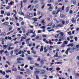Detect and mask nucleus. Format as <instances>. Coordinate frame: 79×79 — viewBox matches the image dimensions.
<instances>
[{
    "label": "nucleus",
    "mask_w": 79,
    "mask_h": 79,
    "mask_svg": "<svg viewBox=\"0 0 79 79\" xmlns=\"http://www.w3.org/2000/svg\"><path fill=\"white\" fill-rule=\"evenodd\" d=\"M0 40L2 42L3 40H5V38H1L0 39Z\"/></svg>",
    "instance_id": "24"
},
{
    "label": "nucleus",
    "mask_w": 79,
    "mask_h": 79,
    "mask_svg": "<svg viewBox=\"0 0 79 79\" xmlns=\"http://www.w3.org/2000/svg\"><path fill=\"white\" fill-rule=\"evenodd\" d=\"M11 70H6V73H11Z\"/></svg>",
    "instance_id": "50"
},
{
    "label": "nucleus",
    "mask_w": 79,
    "mask_h": 79,
    "mask_svg": "<svg viewBox=\"0 0 79 79\" xmlns=\"http://www.w3.org/2000/svg\"><path fill=\"white\" fill-rule=\"evenodd\" d=\"M60 17H61L62 18H64V15H61Z\"/></svg>",
    "instance_id": "29"
},
{
    "label": "nucleus",
    "mask_w": 79,
    "mask_h": 79,
    "mask_svg": "<svg viewBox=\"0 0 79 79\" xmlns=\"http://www.w3.org/2000/svg\"><path fill=\"white\" fill-rule=\"evenodd\" d=\"M62 44V42H59L57 43V44L58 45L59 44Z\"/></svg>",
    "instance_id": "62"
},
{
    "label": "nucleus",
    "mask_w": 79,
    "mask_h": 79,
    "mask_svg": "<svg viewBox=\"0 0 79 79\" xmlns=\"http://www.w3.org/2000/svg\"><path fill=\"white\" fill-rule=\"evenodd\" d=\"M19 14L21 15H22V16H24V14L22 12H20Z\"/></svg>",
    "instance_id": "17"
},
{
    "label": "nucleus",
    "mask_w": 79,
    "mask_h": 79,
    "mask_svg": "<svg viewBox=\"0 0 79 79\" xmlns=\"http://www.w3.org/2000/svg\"><path fill=\"white\" fill-rule=\"evenodd\" d=\"M8 39L9 40H11V37L8 36Z\"/></svg>",
    "instance_id": "51"
},
{
    "label": "nucleus",
    "mask_w": 79,
    "mask_h": 79,
    "mask_svg": "<svg viewBox=\"0 0 79 79\" xmlns=\"http://www.w3.org/2000/svg\"><path fill=\"white\" fill-rule=\"evenodd\" d=\"M52 27L53 28H57V25L56 24H54V25H52Z\"/></svg>",
    "instance_id": "9"
},
{
    "label": "nucleus",
    "mask_w": 79,
    "mask_h": 79,
    "mask_svg": "<svg viewBox=\"0 0 79 79\" xmlns=\"http://www.w3.org/2000/svg\"><path fill=\"white\" fill-rule=\"evenodd\" d=\"M35 66H37V67H39V64L37 63H35Z\"/></svg>",
    "instance_id": "38"
},
{
    "label": "nucleus",
    "mask_w": 79,
    "mask_h": 79,
    "mask_svg": "<svg viewBox=\"0 0 79 79\" xmlns=\"http://www.w3.org/2000/svg\"><path fill=\"white\" fill-rule=\"evenodd\" d=\"M69 14H73V11L72 10H70L69 12Z\"/></svg>",
    "instance_id": "59"
},
{
    "label": "nucleus",
    "mask_w": 79,
    "mask_h": 79,
    "mask_svg": "<svg viewBox=\"0 0 79 79\" xmlns=\"http://www.w3.org/2000/svg\"><path fill=\"white\" fill-rule=\"evenodd\" d=\"M42 31L41 30H38V33H41Z\"/></svg>",
    "instance_id": "46"
},
{
    "label": "nucleus",
    "mask_w": 79,
    "mask_h": 79,
    "mask_svg": "<svg viewBox=\"0 0 79 79\" xmlns=\"http://www.w3.org/2000/svg\"><path fill=\"white\" fill-rule=\"evenodd\" d=\"M21 24H22V25H24V24H25V23L24 22H22L21 23Z\"/></svg>",
    "instance_id": "64"
},
{
    "label": "nucleus",
    "mask_w": 79,
    "mask_h": 79,
    "mask_svg": "<svg viewBox=\"0 0 79 79\" xmlns=\"http://www.w3.org/2000/svg\"><path fill=\"white\" fill-rule=\"evenodd\" d=\"M27 16L28 17H29V18H30L31 17L30 16V15L31 14L29 13H27Z\"/></svg>",
    "instance_id": "19"
},
{
    "label": "nucleus",
    "mask_w": 79,
    "mask_h": 79,
    "mask_svg": "<svg viewBox=\"0 0 79 79\" xmlns=\"http://www.w3.org/2000/svg\"><path fill=\"white\" fill-rule=\"evenodd\" d=\"M17 60H23V58H21V57H19V58H18L17 59Z\"/></svg>",
    "instance_id": "16"
},
{
    "label": "nucleus",
    "mask_w": 79,
    "mask_h": 79,
    "mask_svg": "<svg viewBox=\"0 0 79 79\" xmlns=\"http://www.w3.org/2000/svg\"><path fill=\"white\" fill-rule=\"evenodd\" d=\"M23 19L21 17H19V21H22Z\"/></svg>",
    "instance_id": "28"
},
{
    "label": "nucleus",
    "mask_w": 79,
    "mask_h": 79,
    "mask_svg": "<svg viewBox=\"0 0 79 79\" xmlns=\"http://www.w3.org/2000/svg\"><path fill=\"white\" fill-rule=\"evenodd\" d=\"M4 51H5V50H1L0 51V53L1 54V55H2V53H3V52H4Z\"/></svg>",
    "instance_id": "23"
},
{
    "label": "nucleus",
    "mask_w": 79,
    "mask_h": 79,
    "mask_svg": "<svg viewBox=\"0 0 79 79\" xmlns=\"http://www.w3.org/2000/svg\"><path fill=\"white\" fill-rule=\"evenodd\" d=\"M28 60L30 61H31L32 59L30 57H28Z\"/></svg>",
    "instance_id": "49"
},
{
    "label": "nucleus",
    "mask_w": 79,
    "mask_h": 79,
    "mask_svg": "<svg viewBox=\"0 0 79 79\" xmlns=\"http://www.w3.org/2000/svg\"><path fill=\"white\" fill-rule=\"evenodd\" d=\"M61 47H65V45H64V44H62L61 45Z\"/></svg>",
    "instance_id": "45"
},
{
    "label": "nucleus",
    "mask_w": 79,
    "mask_h": 79,
    "mask_svg": "<svg viewBox=\"0 0 79 79\" xmlns=\"http://www.w3.org/2000/svg\"><path fill=\"white\" fill-rule=\"evenodd\" d=\"M71 21L72 23H75V22H76V20H74V18L72 19Z\"/></svg>",
    "instance_id": "21"
},
{
    "label": "nucleus",
    "mask_w": 79,
    "mask_h": 79,
    "mask_svg": "<svg viewBox=\"0 0 79 79\" xmlns=\"http://www.w3.org/2000/svg\"><path fill=\"white\" fill-rule=\"evenodd\" d=\"M17 63L21 64V62L19 60H17Z\"/></svg>",
    "instance_id": "34"
},
{
    "label": "nucleus",
    "mask_w": 79,
    "mask_h": 79,
    "mask_svg": "<svg viewBox=\"0 0 79 79\" xmlns=\"http://www.w3.org/2000/svg\"><path fill=\"white\" fill-rule=\"evenodd\" d=\"M19 41H16L14 43V44H19Z\"/></svg>",
    "instance_id": "40"
},
{
    "label": "nucleus",
    "mask_w": 79,
    "mask_h": 79,
    "mask_svg": "<svg viewBox=\"0 0 79 79\" xmlns=\"http://www.w3.org/2000/svg\"><path fill=\"white\" fill-rule=\"evenodd\" d=\"M42 36H43V37H44V38H45V37H47V35H42Z\"/></svg>",
    "instance_id": "58"
},
{
    "label": "nucleus",
    "mask_w": 79,
    "mask_h": 79,
    "mask_svg": "<svg viewBox=\"0 0 79 79\" xmlns=\"http://www.w3.org/2000/svg\"><path fill=\"white\" fill-rule=\"evenodd\" d=\"M39 6L38 4H37L35 6V8H36V9H37V8H39Z\"/></svg>",
    "instance_id": "25"
},
{
    "label": "nucleus",
    "mask_w": 79,
    "mask_h": 79,
    "mask_svg": "<svg viewBox=\"0 0 79 79\" xmlns=\"http://www.w3.org/2000/svg\"><path fill=\"white\" fill-rule=\"evenodd\" d=\"M6 63H7L9 66L10 65V62H9V61H6Z\"/></svg>",
    "instance_id": "57"
},
{
    "label": "nucleus",
    "mask_w": 79,
    "mask_h": 79,
    "mask_svg": "<svg viewBox=\"0 0 79 79\" xmlns=\"http://www.w3.org/2000/svg\"><path fill=\"white\" fill-rule=\"evenodd\" d=\"M44 73H45V71H44V70L43 69L41 70V74H44Z\"/></svg>",
    "instance_id": "11"
},
{
    "label": "nucleus",
    "mask_w": 79,
    "mask_h": 79,
    "mask_svg": "<svg viewBox=\"0 0 79 79\" xmlns=\"http://www.w3.org/2000/svg\"><path fill=\"white\" fill-rule=\"evenodd\" d=\"M47 29L48 30H49V29H51V27H48L47 28Z\"/></svg>",
    "instance_id": "63"
},
{
    "label": "nucleus",
    "mask_w": 79,
    "mask_h": 79,
    "mask_svg": "<svg viewBox=\"0 0 79 79\" xmlns=\"http://www.w3.org/2000/svg\"><path fill=\"white\" fill-rule=\"evenodd\" d=\"M47 48L49 50V51H51L52 50V49L50 48V47H47Z\"/></svg>",
    "instance_id": "33"
},
{
    "label": "nucleus",
    "mask_w": 79,
    "mask_h": 79,
    "mask_svg": "<svg viewBox=\"0 0 79 79\" xmlns=\"http://www.w3.org/2000/svg\"><path fill=\"white\" fill-rule=\"evenodd\" d=\"M41 74V70H39L38 71H36V72H35L34 73V75H36L37 74H39V73Z\"/></svg>",
    "instance_id": "3"
},
{
    "label": "nucleus",
    "mask_w": 79,
    "mask_h": 79,
    "mask_svg": "<svg viewBox=\"0 0 79 79\" xmlns=\"http://www.w3.org/2000/svg\"><path fill=\"white\" fill-rule=\"evenodd\" d=\"M75 77H79V74L77 73V74L75 75Z\"/></svg>",
    "instance_id": "41"
},
{
    "label": "nucleus",
    "mask_w": 79,
    "mask_h": 79,
    "mask_svg": "<svg viewBox=\"0 0 79 79\" xmlns=\"http://www.w3.org/2000/svg\"><path fill=\"white\" fill-rule=\"evenodd\" d=\"M49 43L50 45H53V42H52L51 40H49Z\"/></svg>",
    "instance_id": "43"
},
{
    "label": "nucleus",
    "mask_w": 79,
    "mask_h": 79,
    "mask_svg": "<svg viewBox=\"0 0 79 79\" xmlns=\"http://www.w3.org/2000/svg\"><path fill=\"white\" fill-rule=\"evenodd\" d=\"M12 29V27H10L9 29V31H10Z\"/></svg>",
    "instance_id": "60"
},
{
    "label": "nucleus",
    "mask_w": 79,
    "mask_h": 79,
    "mask_svg": "<svg viewBox=\"0 0 79 79\" xmlns=\"http://www.w3.org/2000/svg\"><path fill=\"white\" fill-rule=\"evenodd\" d=\"M40 37L39 36H36L35 37V39H40Z\"/></svg>",
    "instance_id": "36"
},
{
    "label": "nucleus",
    "mask_w": 79,
    "mask_h": 79,
    "mask_svg": "<svg viewBox=\"0 0 79 79\" xmlns=\"http://www.w3.org/2000/svg\"><path fill=\"white\" fill-rule=\"evenodd\" d=\"M3 48L4 49H6V48H7V45H4L3 46Z\"/></svg>",
    "instance_id": "20"
},
{
    "label": "nucleus",
    "mask_w": 79,
    "mask_h": 79,
    "mask_svg": "<svg viewBox=\"0 0 79 79\" xmlns=\"http://www.w3.org/2000/svg\"><path fill=\"white\" fill-rule=\"evenodd\" d=\"M13 52H14V51H12L10 53V55H13Z\"/></svg>",
    "instance_id": "53"
},
{
    "label": "nucleus",
    "mask_w": 79,
    "mask_h": 79,
    "mask_svg": "<svg viewBox=\"0 0 79 79\" xmlns=\"http://www.w3.org/2000/svg\"><path fill=\"white\" fill-rule=\"evenodd\" d=\"M19 51V50H18V49H15L14 50V52H15L16 53H18V52Z\"/></svg>",
    "instance_id": "26"
},
{
    "label": "nucleus",
    "mask_w": 79,
    "mask_h": 79,
    "mask_svg": "<svg viewBox=\"0 0 79 79\" xmlns=\"http://www.w3.org/2000/svg\"><path fill=\"white\" fill-rule=\"evenodd\" d=\"M74 39L75 41H77V37H75L74 38Z\"/></svg>",
    "instance_id": "55"
},
{
    "label": "nucleus",
    "mask_w": 79,
    "mask_h": 79,
    "mask_svg": "<svg viewBox=\"0 0 79 79\" xmlns=\"http://www.w3.org/2000/svg\"><path fill=\"white\" fill-rule=\"evenodd\" d=\"M63 25L60 24H59L57 25V27H62Z\"/></svg>",
    "instance_id": "15"
},
{
    "label": "nucleus",
    "mask_w": 79,
    "mask_h": 79,
    "mask_svg": "<svg viewBox=\"0 0 79 79\" xmlns=\"http://www.w3.org/2000/svg\"><path fill=\"white\" fill-rule=\"evenodd\" d=\"M53 9V6H51L49 8L48 10L49 11H52Z\"/></svg>",
    "instance_id": "6"
},
{
    "label": "nucleus",
    "mask_w": 79,
    "mask_h": 79,
    "mask_svg": "<svg viewBox=\"0 0 79 79\" xmlns=\"http://www.w3.org/2000/svg\"><path fill=\"white\" fill-rule=\"evenodd\" d=\"M12 70L13 71H15V72H16V71H17V69L16 68H14V69H12Z\"/></svg>",
    "instance_id": "22"
},
{
    "label": "nucleus",
    "mask_w": 79,
    "mask_h": 79,
    "mask_svg": "<svg viewBox=\"0 0 79 79\" xmlns=\"http://www.w3.org/2000/svg\"><path fill=\"white\" fill-rule=\"evenodd\" d=\"M27 0H23V3H26L27 2Z\"/></svg>",
    "instance_id": "56"
},
{
    "label": "nucleus",
    "mask_w": 79,
    "mask_h": 79,
    "mask_svg": "<svg viewBox=\"0 0 79 79\" xmlns=\"http://www.w3.org/2000/svg\"><path fill=\"white\" fill-rule=\"evenodd\" d=\"M30 69L31 70H32L33 69V67H32L31 66H30Z\"/></svg>",
    "instance_id": "52"
},
{
    "label": "nucleus",
    "mask_w": 79,
    "mask_h": 79,
    "mask_svg": "<svg viewBox=\"0 0 79 79\" xmlns=\"http://www.w3.org/2000/svg\"><path fill=\"white\" fill-rule=\"evenodd\" d=\"M28 34H31V33H33V34H35V32H33V30H29L28 31Z\"/></svg>",
    "instance_id": "8"
},
{
    "label": "nucleus",
    "mask_w": 79,
    "mask_h": 79,
    "mask_svg": "<svg viewBox=\"0 0 79 79\" xmlns=\"http://www.w3.org/2000/svg\"><path fill=\"white\" fill-rule=\"evenodd\" d=\"M31 53H33V54H35L36 53V52L35 51H34V50L33 51H32L31 52Z\"/></svg>",
    "instance_id": "32"
},
{
    "label": "nucleus",
    "mask_w": 79,
    "mask_h": 79,
    "mask_svg": "<svg viewBox=\"0 0 79 79\" xmlns=\"http://www.w3.org/2000/svg\"><path fill=\"white\" fill-rule=\"evenodd\" d=\"M52 23H49V24L47 26H52Z\"/></svg>",
    "instance_id": "54"
},
{
    "label": "nucleus",
    "mask_w": 79,
    "mask_h": 79,
    "mask_svg": "<svg viewBox=\"0 0 79 79\" xmlns=\"http://www.w3.org/2000/svg\"><path fill=\"white\" fill-rule=\"evenodd\" d=\"M32 19L33 20V21H34L33 23V24H34V23H35V22H37V19H38V18H33Z\"/></svg>",
    "instance_id": "4"
},
{
    "label": "nucleus",
    "mask_w": 79,
    "mask_h": 79,
    "mask_svg": "<svg viewBox=\"0 0 79 79\" xmlns=\"http://www.w3.org/2000/svg\"><path fill=\"white\" fill-rule=\"evenodd\" d=\"M23 33H25V29L23 28Z\"/></svg>",
    "instance_id": "61"
},
{
    "label": "nucleus",
    "mask_w": 79,
    "mask_h": 79,
    "mask_svg": "<svg viewBox=\"0 0 79 79\" xmlns=\"http://www.w3.org/2000/svg\"><path fill=\"white\" fill-rule=\"evenodd\" d=\"M17 79H23L22 78L21 76H18L17 77Z\"/></svg>",
    "instance_id": "14"
},
{
    "label": "nucleus",
    "mask_w": 79,
    "mask_h": 79,
    "mask_svg": "<svg viewBox=\"0 0 79 79\" xmlns=\"http://www.w3.org/2000/svg\"><path fill=\"white\" fill-rule=\"evenodd\" d=\"M8 24V22H6L1 24V26H6Z\"/></svg>",
    "instance_id": "7"
},
{
    "label": "nucleus",
    "mask_w": 79,
    "mask_h": 79,
    "mask_svg": "<svg viewBox=\"0 0 79 79\" xmlns=\"http://www.w3.org/2000/svg\"><path fill=\"white\" fill-rule=\"evenodd\" d=\"M70 47H73V46H74V45L73 44H70Z\"/></svg>",
    "instance_id": "39"
},
{
    "label": "nucleus",
    "mask_w": 79,
    "mask_h": 79,
    "mask_svg": "<svg viewBox=\"0 0 79 79\" xmlns=\"http://www.w3.org/2000/svg\"><path fill=\"white\" fill-rule=\"evenodd\" d=\"M1 15H3L4 14V11L3 10H2L1 11Z\"/></svg>",
    "instance_id": "42"
},
{
    "label": "nucleus",
    "mask_w": 79,
    "mask_h": 79,
    "mask_svg": "<svg viewBox=\"0 0 79 79\" xmlns=\"http://www.w3.org/2000/svg\"><path fill=\"white\" fill-rule=\"evenodd\" d=\"M11 7V6H7V7H6V10H8Z\"/></svg>",
    "instance_id": "27"
},
{
    "label": "nucleus",
    "mask_w": 79,
    "mask_h": 79,
    "mask_svg": "<svg viewBox=\"0 0 79 79\" xmlns=\"http://www.w3.org/2000/svg\"><path fill=\"white\" fill-rule=\"evenodd\" d=\"M73 5H76V1L74 0L73 1Z\"/></svg>",
    "instance_id": "44"
},
{
    "label": "nucleus",
    "mask_w": 79,
    "mask_h": 79,
    "mask_svg": "<svg viewBox=\"0 0 79 79\" xmlns=\"http://www.w3.org/2000/svg\"><path fill=\"white\" fill-rule=\"evenodd\" d=\"M44 48V46H42L41 47L40 49V52H43V51L44 50V49L43 48Z\"/></svg>",
    "instance_id": "12"
},
{
    "label": "nucleus",
    "mask_w": 79,
    "mask_h": 79,
    "mask_svg": "<svg viewBox=\"0 0 79 79\" xmlns=\"http://www.w3.org/2000/svg\"><path fill=\"white\" fill-rule=\"evenodd\" d=\"M38 1L36 0L33 3H34V4H36V3H38Z\"/></svg>",
    "instance_id": "31"
},
{
    "label": "nucleus",
    "mask_w": 79,
    "mask_h": 79,
    "mask_svg": "<svg viewBox=\"0 0 79 79\" xmlns=\"http://www.w3.org/2000/svg\"><path fill=\"white\" fill-rule=\"evenodd\" d=\"M60 9H59V10H58V11L57 12H56V11H53L52 13V15H55V14L56 15H57V14H58V13H59V12H60Z\"/></svg>",
    "instance_id": "2"
},
{
    "label": "nucleus",
    "mask_w": 79,
    "mask_h": 79,
    "mask_svg": "<svg viewBox=\"0 0 79 79\" xmlns=\"http://www.w3.org/2000/svg\"><path fill=\"white\" fill-rule=\"evenodd\" d=\"M53 2V0H48V2L49 3H52Z\"/></svg>",
    "instance_id": "13"
},
{
    "label": "nucleus",
    "mask_w": 79,
    "mask_h": 79,
    "mask_svg": "<svg viewBox=\"0 0 79 79\" xmlns=\"http://www.w3.org/2000/svg\"><path fill=\"white\" fill-rule=\"evenodd\" d=\"M63 44H65V45H67V44H68V43H67V42L66 41H64Z\"/></svg>",
    "instance_id": "37"
},
{
    "label": "nucleus",
    "mask_w": 79,
    "mask_h": 79,
    "mask_svg": "<svg viewBox=\"0 0 79 79\" xmlns=\"http://www.w3.org/2000/svg\"><path fill=\"white\" fill-rule=\"evenodd\" d=\"M9 45H10V46H9V48H8L7 49V50L9 51L10 50H13V48H14V47H11V44H9Z\"/></svg>",
    "instance_id": "5"
},
{
    "label": "nucleus",
    "mask_w": 79,
    "mask_h": 79,
    "mask_svg": "<svg viewBox=\"0 0 79 79\" xmlns=\"http://www.w3.org/2000/svg\"><path fill=\"white\" fill-rule=\"evenodd\" d=\"M26 71L27 73H29V74H31V71L29 69H27L26 70Z\"/></svg>",
    "instance_id": "10"
},
{
    "label": "nucleus",
    "mask_w": 79,
    "mask_h": 79,
    "mask_svg": "<svg viewBox=\"0 0 79 79\" xmlns=\"http://www.w3.org/2000/svg\"><path fill=\"white\" fill-rule=\"evenodd\" d=\"M59 34H60V36H63L64 35V34L63 32H60Z\"/></svg>",
    "instance_id": "35"
},
{
    "label": "nucleus",
    "mask_w": 79,
    "mask_h": 79,
    "mask_svg": "<svg viewBox=\"0 0 79 79\" xmlns=\"http://www.w3.org/2000/svg\"><path fill=\"white\" fill-rule=\"evenodd\" d=\"M54 21H56V22L57 23H59V21H57V20L56 19H54Z\"/></svg>",
    "instance_id": "48"
},
{
    "label": "nucleus",
    "mask_w": 79,
    "mask_h": 79,
    "mask_svg": "<svg viewBox=\"0 0 79 79\" xmlns=\"http://www.w3.org/2000/svg\"><path fill=\"white\" fill-rule=\"evenodd\" d=\"M2 33L3 36H5V35H6V33L5 32H3Z\"/></svg>",
    "instance_id": "30"
},
{
    "label": "nucleus",
    "mask_w": 79,
    "mask_h": 79,
    "mask_svg": "<svg viewBox=\"0 0 79 79\" xmlns=\"http://www.w3.org/2000/svg\"><path fill=\"white\" fill-rule=\"evenodd\" d=\"M69 6H68L67 7L66 11V12H68L69 11Z\"/></svg>",
    "instance_id": "18"
},
{
    "label": "nucleus",
    "mask_w": 79,
    "mask_h": 79,
    "mask_svg": "<svg viewBox=\"0 0 79 79\" xmlns=\"http://www.w3.org/2000/svg\"><path fill=\"white\" fill-rule=\"evenodd\" d=\"M40 1L41 2V4H43L44 2V0H40Z\"/></svg>",
    "instance_id": "47"
},
{
    "label": "nucleus",
    "mask_w": 79,
    "mask_h": 79,
    "mask_svg": "<svg viewBox=\"0 0 79 79\" xmlns=\"http://www.w3.org/2000/svg\"><path fill=\"white\" fill-rule=\"evenodd\" d=\"M75 49L74 47L73 48H67V50H66L65 53H66V55H68V52L69 51L70 53H72L74 52V51Z\"/></svg>",
    "instance_id": "1"
}]
</instances>
